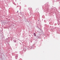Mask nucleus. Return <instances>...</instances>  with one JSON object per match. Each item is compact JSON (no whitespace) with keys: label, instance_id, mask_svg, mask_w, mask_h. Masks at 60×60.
<instances>
[{"label":"nucleus","instance_id":"nucleus-1","mask_svg":"<svg viewBox=\"0 0 60 60\" xmlns=\"http://www.w3.org/2000/svg\"><path fill=\"white\" fill-rule=\"evenodd\" d=\"M34 34L35 36H36V33H34Z\"/></svg>","mask_w":60,"mask_h":60},{"label":"nucleus","instance_id":"nucleus-2","mask_svg":"<svg viewBox=\"0 0 60 60\" xmlns=\"http://www.w3.org/2000/svg\"><path fill=\"white\" fill-rule=\"evenodd\" d=\"M14 41L15 42H16V41L15 39L14 40Z\"/></svg>","mask_w":60,"mask_h":60},{"label":"nucleus","instance_id":"nucleus-3","mask_svg":"<svg viewBox=\"0 0 60 60\" xmlns=\"http://www.w3.org/2000/svg\"><path fill=\"white\" fill-rule=\"evenodd\" d=\"M18 11H17V13H18Z\"/></svg>","mask_w":60,"mask_h":60}]
</instances>
